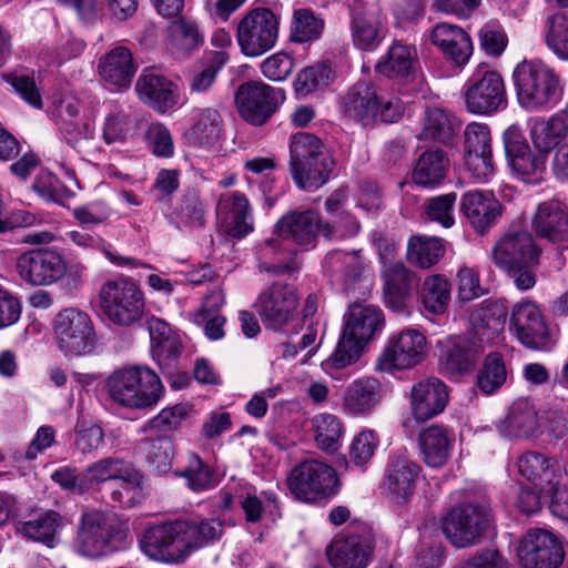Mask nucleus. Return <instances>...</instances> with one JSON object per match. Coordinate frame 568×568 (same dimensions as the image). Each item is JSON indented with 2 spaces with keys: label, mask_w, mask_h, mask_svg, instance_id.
Instances as JSON below:
<instances>
[{
  "label": "nucleus",
  "mask_w": 568,
  "mask_h": 568,
  "mask_svg": "<svg viewBox=\"0 0 568 568\" xmlns=\"http://www.w3.org/2000/svg\"><path fill=\"white\" fill-rule=\"evenodd\" d=\"M541 248L527 231H511L499 237L490 252L493 263L506 273L518 291L531 290L537 283Z\"/></svg>",
  "instance_id": "f257e3e1"
},
{
  "label": "nucleus",
  "mask_w": 568,
  "mask_h": 568,
  "mask_svg": "<svg viewBox=\"0 0 568 568\" xmlns=\"http://www.w3.org/2000/svg\"><path fill=\"white\" fill-rule=\"evenodd\" d=\"M334 164L332 154L314 134L300 132L291 138L290 169L300 189L318 190L328 181Z\"/></svg>",
  "instance_id": "f03ea898"
},
{
  "label": "nucleus",
  "mask_w": 568,
  "mask_h": 568,
  "mask_svg": "<svg viewBox=\"0 0 568 568\" xmlns=\"http://www.w3.org/2000/svg\"><path fill=\"white\" fill-rule=\"evenodd\" d=\"M346 321L329 363L344 368L355 363L366 344L383 328L385 320L382 310L375 305L353 304L345 315Z\"/></svg>",
  "instance_id": "7ed1b4c3"
},
{
  "label": "nucleus",
  "mask_w": 568,
  "mask_h": 568,
  "mask_svg": "<svg viewBox=\"0 0 568 568\" xmlns=\"http://www.w3.org/2000/svg\"><path fill=\"white\" fill-rule=\"evenodd\" d=\"M341 110L347 119L364 128H373L378 120L395 123L404 114V104L398 98L379 99L371 82L358 81L341 99Z\"/></svg>",
  "instance_id": "20e7f679"
},
{
  "label": "nucleus",
  "mask_w": 568,
  "mask_h": 568,
  "mask_svg": "<svg viewBox=\"0 0 568 568\" xmlns=\"http://www.w3.org/2000/svg\"><path fill=\"white\" fill-rule=\"evenodd\" d=\"M518 103L528 111L550 108L559 92V77L541 60H524L513 73Z\"/></svg>",
  "instance_id": "39448f33"
},
{
  "label": "nucleus",
  "mask_w": 568,
  "mask_h": 568,
  "mask_svg": "<svg viewBox=\"0 0 568 568\" xmlns=\"http://www.w3.org/2000/svg\"><path fill=\"white\" fill-rule=\"evenodd\" d=\"M108 393L129 408L154 406L163 394L159 376L146 366H131L113 372L106 381Z\"/></svg>",
  "instance_id": "423d86ee"
},
{
  "label": "nucleus",
  "mask_w": 568,
  "mask_h": 568,
  "mask_svg": "<svg viewBox=\"0 0 568 568\" xmlns=\"http://www.w3.org/2000/svg\"><path fill=\"white\" fill-rule=\"evenodd\" d=\"M99 301L104 317L119 327H132L145 314L144 294L131 277L106 281L100 288Z\"/></svg>",
  "instance_id": "0eeeda50"
},
{
  "label": "nucleus",
  "mask_w": 568,
  "mask_h": 568,
  "mask_svg": "<svg viewBox=\"0 0 568 568\" xmlns=\"http://www.w3.org/2000/svg\"><path fill=\"white\" fill-rule=\"evenodd\" d=\"M490 523V506L487 501H467L446 514L442 529L453 546L466 548L481 541Z\"/></svg>",
  "instance_id": "6e6552de"
},
{
  "label": "nucleus",
  "mask_w": 568,
  "mask_h": 568,
  "mask_svg": "<svg viewBox=\"0 0 568 568\" xmlns=\"http://www.w3.org/2000/svg\"><path fill=\"white\" fill-rule=\"evenodd\" d=\"M291 494L304 503L331 497L338 490L336 470L318 459H305L298 463L287 476Z\"/></svg>",
  "instance_id": "1a4fd4ad"
},
{
  "label": "nucleus",
  "mask_w": 568,
  "mask_h": 568,
  "mask_svg": "<svg viewBox=\"0 0 568 568\" xmlns=\"http://www.w3.org/2000/svg\"><path fill=\"white\" fill-rule=\"evenodd\" d=\"M57 345L65 356L90 354L97 344L93 322L87 312L69 307L60 311L53 320Z\"/></svg>",
  "instance_id": "9d476101"
},
{
  "label": "nucleus",
  "mask_w": 568,
  "mask_h": 568,
  "mask_svg": "<svg viewBox=\"0 0 568 568\" xmlns=\"http://www.w3.org/2000/svg\"><path fill=\"white\" fill-rule=\"evenodd\" d=\"M426 354V337L417 329H404L393 334L378 355L375 368L393 374L418 365Z\"/></svg>",
  "instance_id": "9b49d317"
},
{
  "label": "nucleus",
  "mask_w": 568,
  "mask_h": 568,
  "mask_svg": "<svg viewBox=\"0 0 568 568\" xmlns=\"http://www.w3.org/2000/svg\"><path fill=\"white\" fill-rule=\"evenodd\" d=\"M285 98V91L281 88L251 81L237 88L235 103L246 122L262 125L276 112Z\"/></svg>",
  "instance_id": "f8f14e48"
},
{
  "label": "nucleus",
  "mask_w": 568,
  "mask_h": 568,
  "mask_svg": "<svg viewBox=\"0 0 568 568\" xmlns=\"http://www.w3.org/2000/svg\"><path fill=\"white\" fill-rule=\"evenodd\" d=\"M183 527L182 520H178L148 528L139 539L142 552L156 561H183L189 556Z\"/></svg>",
  "instance_id": "ddd939ff"
},
{
  "label": "nucleus",
  "mask_w": 568,
  "mask_h": 568,
  "mask_svg": "<svg viewBox=\"0 0 568 568\" xmlns=\"http://www.w3.org/2000/svg\"><path fill=\"white\" fill-rule=\"evenodd\" d=\"M465 106L477 115H491L507 105L505 82L500 73L487 70L468 79L464 87Z\"/></svg>",
  "instance_id": "4468645a"
},
{
  "label": "nucleus",
  "mask_w": 568,
  "mask_h": 568,
  "mask_svg": "<svg viewBox=\"0 0 568 568\" xmlns=\"http://www.w3.org/2000/svg\"><path fill=\"white\" fill-rule=\"evenodd\" d=\"M278 34L276 16L265 8L252 10L239 24L237 40L247 57H258L275 45Z\"/></svg>",
  "instance_id": "2eb2a0df"
},
{
  "label": "nucleus",
  "mask_w": 568,
  "mask_h": 568,
  "mask_svg": "<svg viewBox=\"0 0 568 568\" xmlns=\"http://www.w3.org/2000/svg\"><path fill=\"white\" fill-rule=\"evenodd\" d=\"M115 532L116 519L113 515L101 510L87 511L82 515L74 549L84 557H101L109 551Z\"/></svg>",
  "instance_id": "dca6fc26"
},
{
  "label": "nucleus",
  "mask_w": 568,
  "mask_h": 568,
  "mask_svg": "<svg viewBox=\"0 0 568 568\" xmlns=\"http://www.w3.org/2000/svg\"><path fill=\"white\" fill-rule=\"evenodd\" d=\"M510 325L519 342L528 348L548 351L554 345L544 314L530 300H523L513 306Z\"/></svg>",
  "instance_id": "f3484780"
},
{
  "label": "nucleus",
  "mask_w": 568,
  "mask_h": 568,
  "mask_svg": "<svg viewBox=\"0 0 568 568\" xmlns=\"http://www.w3.org/2000/svg\"><path fill=\"white\" fill-rule=\"evenodd\" d=\"M506 158L513 172L525 182L541 180L546 171L547 156L534 153L517 128H508L503 134Z\"/></svg>",
  "instance_id": "a211bd4d"
},
{
  "label": "nucleus",
  "mask_w": 568,
  "mask_h": 568,
  "mask_svg": "<svg viewBox=\"0 0 568 568\" xmlns=\"http://www.w3.org/2000/svg\"><path fill=\"white\" fill-rule=\"evenodd\" d=\"M518 557L524 568H558L564 551L556 536L545 529H530L518 548Z\"/></svg>",
  "instance_id": "6ab92c4d"
},
{
  "label": "nucleus",
  "mask_w": 568,
  "mask_h": 568,
  "mask_svg": "<svg viewBox=\"0 0 568 568\" xmlns=\"http://www.w3.org/2000/svg\"><path fill=\"white\" fill-rule=\"evenodd\" d=\"M297 305L298 300L293 288L274 283L260 293L254 307L265 327L277 331L290 321Z\"/></svg>",
  "instance_id": "aec40b11"
},
{
  "label": "nucleus",
  "mask_w": 568,
  "mask_h": 568,
  "mask_svg": "<svg viewBox=\"0 0 568 568\" xmlns=\"http://www.w3.org/2000/svg\"><path fill=\"white\" fill-rule=\"evenodd\" d=\"M17 270L24 282L45 286L58 282L64 275L67 266L59 253L39 248L20 255Z\"/></svg>",
  "instance_id": "412c9836"
},
{
  "label": "nucleus",
  "mask_w": 568,
  "mask_h": 568,
  "mask_svg": "<svg viewBox=\"0 0 568 568\" xmlns=\"http://www.w3.org/2000/svg\"><path fill=\"white\" fill-rule=\"evenodd\" d=\"M275 233L283 240H290L297 245H311L317 234L332 240L334 227L322 222L313 210L292 211L283 215L275 224Z\"/></svg>",
  "instance_id": "4be33fe9"
},
{
  "label": "nucleus",
  "mask_w": 568,
  "mask_h": 568,
  "mask_svg": "<svg viewBox=\"0 0 568 568\" xmlns=\"http://www.w3.org/2000/svg\"><path fill=\"white\" fill-rule=\"evenodd\" d=\"M216 215L223 231L233 239H243L254 229L250 202L241 192L222 194L216 205Z\"/></svg>",
  "instance_id": "5701e85b"
},
{
  "label": "nucleus",
  "mask_w": 568,
  "mask_h": 568,
  "mask_svg": "<svg viewBox=\"0 0 568 568\" xmlns=\"http://www.w3.org/2000/svg\"><path fill=\"white\" fill-rule=\"evenodd\" d=\"M447 404L448 389L440 379L428 377L412 386L409 405L416 422L423 423L439 415Z\"/></svg>",
  "instance_id": "b1692460"
},
{
  "label": "nucleus",
  "mask_w": 568,
  "mask_h": 568,
  "mask_svg": "<svg viewBox=\"0 0 568 568\" xmlns=\"http://www.w3.org/2000/svg\"><path fill=\"white\" fill-rule=\"evenodd\" d=\"M87 476L90 483L101 484L108 480H121V488L133 497L141 495V474L134 466L119 457H105L87 467Z\"/></svg>",
  "instance_id": "393cba45"
},
{
  "label": "nucleus",
  "mask_w": 568,
  "mask_h": 568,
  "mask_svg": "<svg viewBox=\"0 0 568 568\" xmlns=\"http://www.w3.org/2000/svg\"><path fill=\"white\" fill-rule=\"evenodd\" d=\"M420 467L405 453H394L389 456L385 485L388 493L398 504L407 503L415 493Z\"/></svg>",
  "instance_id": "a878e982"
},
{
  "label": "nucleus",
  "mask_w": 568,
  "mask_h": 568,
  "mask_svg": "<svg viewBox=\"0 0 568 568\" xmlns=\"http://www.w3.org/2000/svg\"><path fill=\"white\" fill-rule=\"evenodd\" d=\"M384 302L396 313H405L412 302L415 276L402 262L388 264L382 271Z\"/></svg>",
  "instance_id": "bb28decb"
},
{
  "label": "nucleus",
  "mask_w": 568,
  "mask_h": 568,
  "mask_svg": "<svg viewBox=\"0 0 568 568\" xmlns=\"http://www.w3.org/2000/svg\"><path fill=\"white\" fill-rule=\"evenodd\" d=\"M135 90L140 100L159 113H165L180 102L178 84L152 71H143L136 80Z\"/></svg>",
  "instance_id": "cd10ccee"
},
{
  "label": "nucleus",
  "mask_w": 568,
  "mask_h": 568,
  "mask_svg": "<svg viewBox=\"0 0 568 568\" xmlns=\"http://www.w3.org/2000/svg\"><path fill=\"white\" fill-rule=\"evenodd\" d=\"M497 429L501 436L510 439H529L539 435L540 419L535 405L527 398L515 400L505 418L499 420Z\"/></svg>",
  "instance_id": "c85d7f7f"
},
{
  "label": "nucleus",
  "mask_w": 568,
  "mask_h": 568,
  "mask_svg": "<svg viewBox=\"0 0 568 568\" xmlns=\"http://www.w3.org/2000/svg\"><path fill=\"white\" fill-rule=\"evenodd\" d=\"M463 215L473 229L484 234L501 214V206L491 192L468 191L459 203Z\"/></svg>",
  "instance_id": "c756f323"
},
{
  "label": "nucleus",
  "mask_w": 568,
  "mask_h": 568,
  "mask_svg": "<svg viewBox=\"0 0 568 568\" xmlns=\"http://www.w3.org/2000/svg\"><path fill=\"white\" fill-rule=\"evenodd\" d=\"M418 444L424 463L430 468H440L452 456L455 433L443 424H433L419 433Z\"/></svg>",
  "instance_id": "7c9ffc66"
},
{
  "label": "nucleus",
  "mask_w": 568,
  "mask_h": 568,
  "mask_svg": "<svg viewBox=\"0 0 568 568\" xmlns=\"http://www.w3.org/2000/svg\"><path fill=\"white\" fill-rule=\"evenodd\" d=\"M136 69L131 50L123 45L115 47L103 54L98 65L103 81L118 90L130 87Z\"/></svg>",
  "instance_id": "2f4dec72"
},
{
  "label": "nucleus",
  "mask_w": 568,
  "mask_h": 568,
  "mask_svg": "<svg viewBox=\"0 0 568 568\" xmlns=\"http://www.w3.org/2000/svg\"><path fill=\"white\" fill-rule=\"evenodd\" d=\"M373 547L369 537L353 535L335 540L327 556L334 568H366Z\"/></svg>",
  "instance_id": "473e14b6"
},
{
  "label": "nucleus",
  "mask_w": 568,
  "mask_h": 568,
  "mask_svg": "<svg viewBox=\"0 0 568 568\" xmlns=\"http://www.w3.org/2000/svg\"><path fill=\"white\" fill-rule=\"evenodd\" d=\"M433 44L455 65L466 64L473 53L470 37L459 27L449 23L436 24L430 34Z\"/></svg>",
  "instance_id": "72a5a7b5"
},
{
  "label": "nucleus",
  "mask_w": 568,
  "mask_h": 568,
  "mask_svg": "<svg viewBox=\"0 0 568 568\" xmlns=\"http://www.w3.org/2000/svg\"><path fill=\"white\" fill-rule=\"evenodd\" d=\"M532 229L538 236L550 242H568V207L558 202L539 204Z\"/></svg>",
  "instance_id": "f704fd0d"
},
{
  "label": "nucleus",
  "mask_w": 568,
  "mask_h": 568,
  "mask_svg": "<svg viewBox=\"0 0 568 568\" xmlns=\"http://www.w3.org/2000/svg\"><path fill=\"white\" fill-rule=\"evenodd\" d=\"M517 467L523 477L541 489L555 485L565 473L556 458L532 450L520 455Z\"/></svg>",
  "instance_id": "c9c22d12"
},
{
  "label": "nucleus",
  "mask_w": 568,
  "mask_h": 568,
  "mask_svg": "<svg viewBox=\"0 0 568 568\" xmlns=\"http://www.w3.org/2000/svg\"><path fill=\"white\" fill-rule=\"evenodd\" d=\"M568 134V113L559 111L548 119L536 120L530 129L534 148L548 154L557 149Z\"/></svg>",
  "instance_id": "e433bc0d"
},
{
  "label": "nucleus",
  "mask_w": 568,
  "mask_h": 568,
  "mask_svg": "<svg viewBox=\"0 0 568 568\" xmlns=\"http://www.w3.org/2000/svg\"><path fill=\"white\" fill-rule=\"evenodd\" d=\"M382 399V384L374 377L354 381L346 389L343 407L352 415L369 414Z\"/></svg>",
  "instance_id": "4c0bfd02"
},
{
  "label": "nucleus",
  "mask_w": 568,
  "mask_h": 568,
  "mask_svg": "<svg viewBox=\"0 0 568 568\" xmlns=\"http://www.w3.org/2000/svg\"><path fill=\"white\" fill-rule=\"evenodd\" d=\"M481 353L480 347L466 336L449 338L442 355L444 368L452 375L470 372Z\"/></svg>",
  "instance_id": "58836bf2"
},
{
  "label": "nucleus",
  "mask_w": 568,
  "mask_h": 568,
  "mask_svg": "<svg viewBox=\"0 0 568 568\" xmlns=\"http://www.w3.org/2000/svg\"><path fill=\"white\" fill-rule=\"evenodd\" d=\"M449 160L442 150H427L416 161L412 172L415 184L423 187H435L446 178Z\"/></svg>",
  "instance_id": "ea45409f"
},
{
  "label": "nucleus",
  "mask_w": 568,
  "mask_h": 568,
  "mask_svg": "<svg viewBox=\"0 0 568 568\" xmlns=\"http://www.w3.org/2000/svg\"><path fill=\"white\" fill-rule=\"evenodd\" d=\"M417 61L414 45L394 41L387 53L377 62L376 71L388 78H405L413 71Z\"/></svg>",
  "instance_id": "a19ab883"
},
{
  "label": "nucleus",
  "mask_w": 568,
  "mask_h": 568,
  "mask_svg": "<svg viewBox=\"0 0 568 568\" xmlns=\"http://www.w3.org/2000/svg\"><path fill=\"white\" fill-rule=\"evenodd\" d=\"M506 312L501 305L484 302L469 315L474 333L483 342H493L504 331Z\"/></svg>",
  "instance_id": "79ce46f5"
},
{
  "label": "nucleus",
  "mask_w": 568,
  "mask_h": 568,
  "mask_svg": "<svg viewBox=\"0 0 568 568\" xmlns=\"http://www.w3.org/2000/svg\"><path fill=\"white\" fill-rule=\"evenodd\" d=\"M351 34L355 48L373 51L384 39V28L374 13L354 12L351 20Z\"/></svg>",
  "instance_id": "37998d69"
},
{
  "label": "nucleus",
  "mask_w": 568,
  "mask_h": 568,
  "mask_svg": "<svg viewBox=\"0 0 568 568\" xmlns=\"http://www.w3.org/2000/svg\"><path fill=\"white\" fill-rule=\"evenodd\" d=\"M222 116L214 108L200 110L194 125L186 132L187 141L199 148L213 146L222 132Z\"/></svg>",
  "instance_id": "c03bdc74"
},
{
  "label": "nucleus",
  "mask_w": 568,
  "mask_h": 568,
  "mask_svg": "<svg viewBox=\"0 0 568 568\" xmlns=\"http://www.w3.org/2000/svg\"><path fill=\"white\" fill-rule=\"evenodd\" d=\"M445 254L443 240L439 237L415 235L407 244V258L422 268H429Z\"/></svg>",
  "instance_id": "a18cd8bd"
},
{
  "label": "nucleus",
  "mask_w": 568,
  "mask_h": 568,
  "mask_svg": "<svg viewBox=\"0 0 568 568\" xmlns=\"http://www.w3.org/2000/svg\"><path fill=\"white\" fill-rule=\"evenodd\" d=\"M168 36L176 50L187 53L199 49L204 42L196 21L187 17L172 20L168 27Z\"/></svg>",
  "instance_id": "49530a36"
},
{
  "label": "nucleus",
  "mask_w": 568,
  "mask_h": 568,
  "mask_svg": "<svg viewBox=\"0 0 568 568\" xmlns=\"http://www.w3.org/2000/svg\"><path fill=\"white\" fill-rule=\"evenodd\" d=\"M60 527L61 516L54 510H47L34 519L20 523L18 530L29 539L52 547Z\"/></svg>",
  "instance_id": "de8ad7c7"
},
{
  "label": "nucleus",
  "mask_w": 568,
  "mask_h": 568,
  "mask_svg": "<svg viewBox=\"0 0 568 568\" xmlns=\"http://www.w3.org/2000/svg\"><path fill=\"white\" fill-rule=\"evenodd\" d=\"M138 447L155 471L166 473L171 469L174 457V445L171 438L166 436L145 438L139 443Z\"/></svg>",
  "instance_id": "09e8293b"
},
{
  "label": "nucleus",
  "mask_w": 568,
  "mask_h": 568,
  "mask_svg": "<svg viewBox=\"0 0 568 568\" xmlns=\"http://www.w3.org/2000/svg\"><path fill=\"white\" fill-rule=\"evenodd\" d=\"M182 525L189 555L217 540L223 534V524L219 519H205L200 523L182 520Z\"/></svg>",
  "instance_id": "8fccbe9b"
},
{
  "label": "nucleus",
  "mask_w": 568,
  "mask_h": 568,
  "mask_svg": "<svg viewBox=\"0 0 568 568\" xmlns=\"http://www.w3.org/2000/svg\"><path fill=\"white\" fill-rule=\"evenodd\" d=\"M334 71L328 62H321L302 69L295 81L297 95L306 97L316 90L327 87L334 79Z\"/></svg>",
  "instance_id": "3c124183"
},
{
  "label": "nucleus",
  "mask_w": 568,
  "mask_h": 568,
  "mask_svg": "<svg viewBox=\"0 0 568 568\" xmlns=\"http://www.w3.org/2000/svg\"><path fill=\"white\" fill-rule=\"evenodd\" d=\"M314 438L320 449L335 453L341 446L343 428L336 416L320 414L313 418Z\"/></svg>",
  "instance_id": "603ef678"
},
{
  "label": "nucleus",
  "mask_w": 568,
  "mask_h": 568,
  "mask_svg": "<svg viewBox=\"0 0 568 568\" xmlns=\"http://www.w3.org/2000/svg\"><path fill=\"white\" fill-rule=\"evenodd\" d=\"M507 379V368L499 353L486 356L484 365L477 375V387L485 395H491L499 389Z\"/></svg>",
  "instance_id": "864d4df0"
},
{
  "label": "nucleus",
  "mask_w": 568,
  "mask_h": 568,
  "mask_svg": "<svg viewBox=\"0 0 568 568\" xmlns=\"http://www.w3.org/2000/svg\"><path fill=\"white\" fill-rule=\"evenodd\" d=\"M69 240L75 244L77 246L83 248H99L101 250L105 257L116 266H130L138 267L140 262L132 257L122 256L111 252L106 247V243L100 235L92 233L89 229L81 227V230H72L68 232Z\"/></svg>",
  "instance_id": "5fc2aeb1"
},
{
  "label": "nucleus",
  "mask_w": 568,
  "mask_h": 568,
  "mask_svg": "<svg viewBox=\"0 0 568 568\" xmlns=\"http://www.w3.org/2000/svg\"><path fill=\"white\" fill-rule=\"evenodd\" d=\"M424 306L434 314L443 313L450 301V284L444 275H430L422 287Z\"/></svg>",
  "instance_id": "6e6d98bb"
},
{
  "label": "nucleus",
  "mask_w": 568,
  "mask_h": 568,
  "mask_svg": "<svg viewBox=\"0 0 568 568\" xmlns=\"http://www.w3.org/2000/svg\"><path fill=\"white\" fill-rule=\"evenodd\" d=\"M546 43L561 59L568 60V13L557 12L546 20Z\"/></svg>",
  "instance_id": "4d7b16f0"
},
{
  "label": "nucleus",
  "mask_w": 568,
  "mask_h": 568,
  "mask_svg": "<svg viewBox=\"0 0 568 568\" xmlns=\"http://www.w3.org/2000/svg\"><path fill=\"white\" fill-rule=\"evenodd\" d=\"M324 21L308 9H297L293 14L291 40L294 42H312L320 38Z\"/></svg>",
  "instance_id": "13d9d810"
},
{
  "label": "nucleus",
  "mask_w": 568,
  "mask_h": 568,
  "mask_svg": "<svg viewBox=\"0 0 568 568\" xmlns=\"http://www.w3.org/2000/svg\"><path fill=\"white\" fill-rule=\"evenodd\" d=\"M422 135L440 143H448L454 135L449 115L442 109H429L425 113Z\"/></svg>",
  "instance_id": "bf43d9fd"
},
{
  "label": "nucleus",
  "mask_w": 568,
  "mask_h": 568,
  "mask_svg": "<svg viewBox=\"0 0 568 568\" xmlns=\"http://www.w3.org/2000/svg\"><path fill=\"white\" fill-rule=\"evenodd\" d=\"M457 195L454 192L428 199L425 203V214L428 220L445 229L455 224V204Z\"/></svg>",
  "instance_id": "052dcab7"
},
{
  "label": "nucleus",
  "mask_w": 568,
  "mask_h": 568,
  "mask_svg": "<svg viewBox=\"0 0 568 568\" xmlns=\"http://www.w3.org/2000/svg\"><path fill=\"white\" fill-rule=\"evenodd\" d=\"M32 189L44 200L67 205L74 196V192L63 185L50 172L40 173L32 184Z\"/></svg>",
  "instance_id": "680f3d73"
},
{
  "label": "nucleus",
  "mask_w": 568,
  "mask_h": 568,
  "mask_svg": "<svg viewBox=\"0 0 568 568\" xmlns=\"http://www.w3.org/2000/svg\"><path fill=\"white\" fill-rule=\"evenodd\" d=\"M227 61V54L224 51H215L209 64L200 71H195L190 80L189 88L191 93L207 92L216 80V75Z\"/></svg>",
  "instance_id": "e2e57ef3"
},
{
  "label": "nucleus",
  "mask_w": 568,
  "mask_h": 568,
  "mask_svg": "<svg viewBox=\"0 0 568 568\" xmlns=\"http://www.w3.org/2000/svg\"><path fill=\"white\" fill-rule=\"evenodd\" d=\"M104 439L103 429L87 420H78L74 427L73 446L80 454L87 455L97 452Z\"/></svg>",
  "instance_id": "0e129e2a"
},
{
  "label": "nucleus",
  "mask_w": 568,
  "mask_h": 568,
  "mask_svg": "<svg viewBox=\"0 0 568 568\" xmlns=\"http://www.w3.org/2000/svg\"><path fill=\"white\" fill-rule=\"evenodd\" d=\"M3 78L12 85L14 91L23 99V101L32 108L42 109V97L36 84L33 72L28 73L17 70L6 74Z\"/></svg>",
  "instance_id": "69168bd1"
},
{
  "label": "nucleus",
  "mask_w": 568,
  "mask_h": 568,
  "mask_svg": "<svg viewBox=\"0 0 568 568\" xmlns=\"http://www.w3.org/2000/svg\"><path fill=\"white\" fill-rule=\"evenodd\" d=\"M180 219L190 226L201 227L205 222V205L196 189L184 191L178 209Z\"/></svg>",
  "instance_id": "338daca9"
},
{
  "label": "nucleus",
  "mask_w": 568,
  "mask_h": 568,
  "mask_svg": "<svg viewBox=\"0 0 568 568\" xmlns=\"http://www.w3.org/2000/svg\"><path fill=\"white\" fill-rule=\"evenodd\" d=\"M181 476L186 478L187 486L193 491H203L215 486L212 471L196 455L191 456L190 464Z\"/></svg>",
  "instance_id": "774afa93"
}]
</instances>
